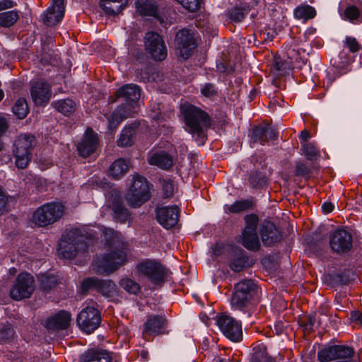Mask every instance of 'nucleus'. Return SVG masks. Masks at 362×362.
<instances>
[{
	"instance_id": "1",
	"label": "nucleus",
	"mask_w": 362,
	"mask_h": 362,
	"mask_svg": "<svg viewBox=\"0 0 362 362\" xmlns=\"http://www.w3.org/2000/svg\"><path fill=\"white\" fill-rule=\"evenodd\" d=\"M106 247L111 250L97 257L92 263L93 270L98 274H110L127 262L126 246L120 233L112 229L105 232Z\"/></svg>"
},
{
	"instance_id": "2",
	"label": "nucleus",
	"mask_w": 362,
	"mask_h": 362,
	"mask_svg": "<svg viewBox=\"0 0 362 362\" xmlns=\"http://www.w3.org/2000/svg\"><path fill=\"white\" fill-rule=\"evenodd\" d=\"M141 95V90L136 84H126L119 88L115 95L110 96L108 101L114 103L122 98L124 103L107 117L108 129L115 131L124 119L133 117L136 112V103Z\"/></svg>"
},
{
	"instance_id": "3",
	"label": "nucleus",
	"mask_w": 362,
	"mask_h": 362,
	"mask_svg": "<svg viewBox=\"0 0 362 362\" xmlns=\"http://www.w3.org/2000/svg\"><path fill=\"white\" fill-rule=\"evenodd\" d=\"M93 239L85 236L83 230L73 228L64 234L59 243L58 252L64 259H71L80 252L88 251V245L93 243Z\"/></svg>"
},
{
	"instance_id": "4",
	"label": "nucleus",
	"mask_w": 362,
	"mask_h": 362,
	"mask_svg": "<svg viewBox=\"0 0 362 362\" xmlns=\"http://www.w3.org/2000/svg\"><path fill=\"white\" fill-rule=\"evenodd\" d=\"M181 112L184 117L187 131L193 134L202 136L203 128L211 125V118L207 112L193 105H183Z\"/></svg>"
},
{
	"instance_id": "5",
	"label": "nucleus",
	"mask_w": 362,
	"mask_h": 362,
	"mask_svg": "<svg viewBox=\"0 0 362 362\" xmlns=\"http://www.w3.org/2000/svg\"><path fill=\"white\" fill-rule=\"evenodd\" d=\"M136 270L139 276L147 279L153 288L163 286L168 277V269L158 260L146 259L139 262Z\"/></svg>"
},
{
	"instance_id": "6",
	"label": "nucleus",
	"mask_w": 362,
	"mask_h": 362,
	"mask_svg": "<svg viewBox=\"0 0 362 362\" xmlns=\"http://www.w3.org/2000/svg\"><path fill=\"white\" fill-rule=\"evenodd\" d=\"M37 144L35 136L30 134H20L15 140L13 153L15 157L16 166L19 169H25L32 158V151Z\"/></svg>"
},
{
	"instance_id": "7",
	"label": "nucleus",
	"mask_w": 362,
	"mask_h": 362,
	"mask_svg": "<svg viewBox=\"0 0 362 362\" xmlns=\"http://www.w3.org/2000/svg\"><path fill=\"white\" fill-rule=\"evenodd\" d=\"M66 207L62 202H52L42 204L33 214V222L45 227L59 221L65 214Z\"/></svg>"
},
{
	"instance_id": "8",
	"label": "nucleus",
	"mask_w": 362,
	"mask_h": 362,
	"mask_svg": "<svg viewBox=\"0 0 362 362\" xmlns=\"http://www.w3.org/2000/svg\"><path fill=\"white\" fill-rule=\"evenodd\" d=\"M151 198L148 182L143 176L135 175L126 199L132 207H139Z\"/></svg>"
},
{
	"instance_id": "9",
	"label": "nucleus",
	"mask_w": 362,
	"mask_h": 362,
	"mask_svg": "<svg viewBox=\"0 0 362 362\" xmlns=\"http://www.w3.org/2000/svg\"><path fill=\"white\" fill-rule=\"evenodd\" d=\"M329 244L334 253L347 254L353 247V236L347 229L339 227L329 233Z\"/></svg>"
},
{
	"instance_id": "10",
	"label": "nucleus",
	"mask_w": 362,
	"mask_h": 362,
	"mask_svg": "<svg viewBox=\"0 0 362 362\" xmlns=\"http://www.w3.org/2000/svg\"><path fill=\"white\" fill-rule=\"evenodd\" d=\"M145 50L150 57L156 62L163 61L168 55V49L163 37L154 32L146 34Z\"/></svg>"
},
{
	"instance_id": "11",
	"label": "nucleus",
	"mask_w": 362,
	"mask_h": 362,
	"mask_svg": "<svg viewBox=\"0 0 362 362\" xmlns=\"http://www.w3.org/2000/svg\"><path fill=\"white\" fill-rule=\"evenodd\" d=\"M101 316L94 306L87 305L78 313L76 322L79 328L87 334L95 331L100 325Z\"/></svg>"
},
{
	"instance_id": "12",
	"label": "nucleus",
	"mask_w": 362,
	"mask_h": 362,
	"mask_svg": "<svg viewBox=\"0 0 362 362\" xmlns=\"http://www.w3.org/2000/svg\"><path fill=\"white\" fill-rule=\"evenodd\" d=\"M216 324L223 335L230 341L238 342L242 339V325L233 317L222 314L218 317Z\"/></svg>"
},
{
	"instance_id": "13",
	"label": "nucleus",
	"mask_w": 362,
	"mask_h": 362,
	"mask_svg": "<svg viewBox=\"0 0 362 362\" xmlns=\"http://www.w3.org/2000/svg\"><path fill=\"white\" fill-rule=\"evenodd\" d=\"M51 86L44 79L30 82V96L37 106L47 105L52 98Z\"/></svg>"
},
{
	"instance_id": "14",
	"label": "nucleus",
	"mask_w": 362,
	"mask_h": 362,
	"mask_svg": "<svg viewBox=\"0 0 362 362\" xmlns=\"http://www.w3.org/2000/svg\"><path fill=\"white\" fill-rule=\"evenodd\" d=\"M83 292L97 291L103 294L116 292L117 285L110 279L101 280L95 277L85 279L81 284Z\"/></svg>"
},
{
	"instance_id": "15",
	"label": "nucleus",
	"mask_w": 362,
	"mask_h": 362,
	"mask_svg": "<svg viewBox=\"0 0 362 362\" xmlns=\"http://www.w3.org/2000/svg\"><path fill=\"white\" fill-rule=\"evenodd\" d=\"M100 146L98 135L91 128H88L77 144L79 155L87 158L93 154Z\"/></svg>"
},
{
	"instance_id": "16",
	"label": "nucleus",
	"mask_w": 362,
	"mask_h": 362,
	"mask_svg": "<svg viewBox=\"0 0 362 362\" xmlns=\"http://www.w3.org/2000/svg\"><path fill=\"white\" fill-rule=\"evenodd\" d=\"M354 351L350 346L334 345L320 350L317 353V358L320 362H329L337 361L341 358L354 356Z\"/></svg>"
},
{
	"instance_id": "17",
	"label": "nucleus",
	"mask_w": 362,
	"mask_h": 362,
	"mask_svg": "<svg viewBox=\"0 0 362 362\" xmlns=\"http://www.w3.org/2000/svg\"><path fill=\"white\" fill-rule=\"evenodd\" d=\"M175 41L178 54L187 59L196 45L193 33L189 30L182 29L177 33Z\"/></svg>"
},
{
	"instance_id": "18",
	"label": "nucleus",
	"mask_w": 362,
	"mask_h": 362,
	"mask_svg": "<svg viewBox=\"0 0 362 362\" xmlns=\"http://www.w3.org/2000/svg\"><path fill=\"white\" fill-rule=\"evenodd\" d=\"M180 209L177 206H163L156 209L158 222L165 228L175 227L179 220Z\"/></svg>"
},
{
	"instance_id": "19",
	"label": "nucleus",
	"mask_w": 362,
	"mask_h": 362,
	"mask_svg": "<svg viewBox=\"0 0 362 362\" xmlns=\"http://www.w3.org/2000/svg\"><path fill=\"white\" fill-rule=\"evenodd\" d=\"M254 264L252 259L245 250L235 247L230 252L228 266L235 272H240Z\"/></svg>"
},
{
	"instance_id": "20",
	"label": "nucleus",
	"mask_w": 362,
	"mask_h": 362,
	"mask_svg": "<svg viewBox=\"0 0 362 362\" xmlns=\"http://www.w3.org/2000/svg\"><path fill=\"white\" fill-rule=\"evenodd\" d=\"M52 5L42 14L43 23L47 26H53L59 23L64 16V0H51Z\"/></svg>"
},
{
	"instance_id": "21",
	"label": "nucleus",
	"mask_w": 362,
	"mask_h": 362,
	"mask_svg": "<svg viewBox=\"0 0 362 362\" xmlns=\"http://www.w3.org/2000/svg\"><path fill=\"white\" fill-rule=\"evenodd\" d=\"M148 163L160 169L168 170L174 165L171 155L163 150H151L147 155Z\"/></svg>"
},
{
	"instance_id": "22",
	"label": "nucleus",
	"mask_w": 362,
	"mask_h": 362,
	"mask_svg": "<svg viewBox=\"0 0 362 362\" xmlns=\"http://www.w3.org/2000/svg\"><path fill=\"white\" fill-rule=\"evenodd\" d=\"M35 289L34 277L28 272H21L16 277L10 294H32Z\"/></svg>"
},
{
	"instance_id": "23",
	"label": "nucleus",
	"mask_w": 362,
	"mask_h": 362,
	"mask_svg": "<svg viewBox=\"0 0 362 362\" xmlns=\"http://www.w3.org/2000/svg\"><path fill=\"white\" fill-rule=\"evenodd\" d=\"M166 320L161 315H150L144 325V337L155 336L165 332Z\"/></svg>"
},
{
	"instance_id": "24",
	"label": "nucleus",
	"mask_w": 362,
	"mask_h": 362,
	"mask_svg": "<svg viewBox=\"0 0 362 362\" xmlns=\"http://www.w3.org/2000/svg\"><path fill=\"white\" fill-rule=\"evenodd\" d=\"M260 235L264 246H272L279 242L282 238L281 233L271 221L264 223Z\"/></svg>"
},
{
	"instance_id": "25",
	"label": "nucleus",
	"mask_w": 362,
	"mask_h": 362,
	"mask_svg": "<svg viewBox=\"0 0 362 362\" xmlns=\"http://www.w3.org/2000/svg\"><path fill=\"white\" fill-rule=\"evenodd\" d=\"M277 138V132L274 129L267 126H257L254 127L251 132V141L253 143H265L275 140Z\"/></svg>"
},
{
	"instance_id": "26",
	"label": "nucleus",
	"mask_w": 362,
	"mask_h": 362,
	"mask_svg": "<svg viewBox=\"0 0 362 362\" xmlns=\"http://www.w3.org/2000/svg\"><path fill=\"white\" fill-rule=\"evenodd\" d=\"M71 320L70 313L61 310L47 320L45 327L49 329H64L70 325Z\"/></svg>"
},
{
	"instance_id": "27",
	"label": "nucleus",
	"mask_w": 362,
	"mask_h": 362,
	"mask_svg": "<svg viewBox=\"0 0 362 362\" xmlns=\"http://www.w3.org/2000/svg\"><path fill=\"white\" fill-rule=\"evenodd\" d=\"M256 4L257 1L255 0H250V2H245V5L242 7L235 6L228 10L227 16L234 22H240Z\"/></svg>"
},
{
	"instance_id": "28",
	"label": "nucleus",
	"mask_w": 362,
	"mask_h": 362,
	"mask_svg": "<svg viewBox=\"0 0 362 362\" xmlns=\"http://www.w3.org/2000/svg\"><path fill=\"white\" fill-rule=\"evenodd\" d=\"M127 0H100V8L108 15L114 16L120 13L125 7Z\"/></svg>"
},
{
	"instance_id": "29",
	"label": "nucleus",
	"mask_w": 362,
	"mask_h": 362,
	"mask_svg": "<svg viewBox=\"0 0 362 362\" xmlns=\"http://www.w3.org/2000/svg\"><path fill=\"white\" fill-rule=\"evenodd\" d=\"M136 11L141 16H148L158 18V6L155 1L150 0H136Z\"/></svg>"
},
{
	"instance_id": "30",
	"label": "nucleus",
	"mask_w": 362,
	"mask_h": 362,
	"mask_svg": "<svg viewBox=\"0 0 362 362\" xmlns=\"http://www.w3.org/2000/svg\"><path fill=\"white\" fill-rule=\"evenodd\" d=\"M258 293H262L261 288L251 279L243 280L235 286L234 294H257Z\"/></svg>"
},
{
	"instance_id": "31",
	"label": "nucleus",
	"mask_w": 362,
	"mask_h": 362,
	"mask_svg": "<svg viewBox=\"0 0 362 362\" xmlns=\"http://www.w3.org/2000/svg\"><path fill=\"white\" fill-rule=\"evenodd\" d=\"M109 354L104 350H88L81 357V362H110Z\"/></svg>"
},
{
	"instance_id": "32",
	"label": "nucleus",
	"mask_w": 362,
	"mask_h": 362,
	"mask_svg": "<svg viewBox=\"0 0 362 362\" xmlns=\"http://www.w3.org/2000/svg\"><path fill=\"white\" fill-rule=\"evenodd\" d=\"M240 242L245 248L250 250H258L260 247L257 231L245 233V230H243Z\"/></svg>"
},
{
	"instance_id": "33",
	"label": "nucleus",
	"mask_w": 362,
	"mask_h": 362,
	"mask_svg": "<svg viewBox=\"0 0 362 362\" xmlns=\"http://www.w3.org/2000/svg\"><path fill=\"white\" fill-rule=\"evenodd\" d=\"M129 169V163L124 158L115 160L109 168V175L117 180L122 177Z\"/></svg>"
},
{
	"instance_id": "34",
	"label": "nucleus",
	"mask_w": 362,
	"mask_h": 362,
	"mask_svg": "<svg viewBox=\"0 0 362 362\" xmlns=\"http://www.w3.org/2000/svg\"><path fill=\"white\" fill-rule=\"evenodd\" d=\"M111 209L113 212L114 219L117 222L124 223L130 218L131 214L129 210L120 201H114L112 203Z\"/></svg>"
},
{
	"instance_id": "35",
	"label": "nucleus",
	"mask_w": 362,
	"mask_h": 362,
	"mask_svg": "<svg viewBox=\"0 0 362 362\" xmlns=\"http://www.w3.org/2000/svg\"><path fill=\"white\" fill-rule=\"evenodd\" d=\"M135 134L136 127L134 125L124 127L117 140V145L121 147L132 146L134 143Z\"/></svg>"
},
{
	"instance_id": "36",
	"label": "nucleus",
	"mask_w": 362,
	"mask_h": 362,
	"mask_svg": "<svg viewBox=\"0 0 362 362\" xmlns=\"http://www.w3.org/2000/svg\"><path fill=\"white\" fill-rule=\"evenodd\" d=\"M293 14L296 18L306 21L314 18L317 12L315 8L310 5H300L295 8Z\"/></svg>"
},
{
	"instance_id": "37",
	"label": "nucleus",
	"mask_w": 362,
	"mask_h": 362,
	"mask_svg": "<svg viewBox=\"0 0 362 362\" xmlns=\"http://www.w3.org/2000/svg\"><path fill=\"white\" fill-rule=\"evenodd\" d=\"M268 179L264 173L259 171L251 172L248 182L250 187L255 189H261L267 186Z\"/></svg>"
},
{
	"instance_id": "38",
	"label": "nucleus",
	"mask_w": 362,
	"mask_h": 362,
	"mask_svg": "<svg viewBox=\"0 0 362 362\" xmlns=\"http://www.w3.org/2000/svg\"><path fill=\"white\" fill-rule=\"evenodd\" d=\"M252 206V202L249 199H242L235 201L230 205H225V211L228 213L237 214L247 209Z\"/></svg>"
},
{
	"instance_id": "39",
	"label": "nucleus",
	"mask_w": 362,
	"mask_h": 362,
	"mask_svg": "<svg viewBox=\"0 0 362 362\" xmlns=\"http://www.w3.org/2000/svg\"><path fill=\"white\" fill-rule=\"evenodd\" d=\"M52 105L64 115L73 112L75 110V103L71 99L60 100L54 102Z\"/></svg>"
},
{
	"instance_id": "40",
	"label": "nucleus",
	"mask_w": 362,
	"mask_h": 362,
	"mask_svg": "<svg viewBox=\"0 0 362 362\" xmlns=\"http://www.w3.org/2000/svg\"><path fill=\"white\" fill-rule=\"evenodd\" d=\"M12 110L13 114L16 115L18 118L24 119L29 112L27 100L25 98H19L16 100Z\"/></svg>"
},
{
	"instance_id": "41",
	"label": "nucleus",
	"mask_w": 362,
	"mask_h": 362,
	"mask_svg": "<svg viewBox=\"0 0 362 362\" xmlns=\"http://www.w3.org/2000/svg\"><path fill=\"white\" fill-rule=\"evenodd\" d=\"M38 280L40 281V286L44 291H48L57 284V279L56 276L49 274L40 275L38 276Z\"/></svg>"
},
{
	"instance_id": "42",
	"label": "nucleus",
	"mask_w": 362,
	"mask_h": 362,
	"mask_svg": "<svg viewBox=\"0 0 362 362\" xmlns=\"http://www.w3.org/2000/svg\"><path fill=\"white\" fill-rule=\"evenodd\" d=\"M119 286L129 294H137L141 290L140 285L129 278L122 279L119 281Z\"/></svg>"
},
{
	"instance_id": "43",
	"label": "nucleus",
	"mask_w": 362,
	"mask_h": 362,
	"mask_svg": "<svg viewBox=\"0 0 362 362\" xmlns=\"http://www.w3.org/2000/svg\"><path fill=\"white\" fill-rule=\"evenodd\" d=\"M250 296H231L230 302L233 310H243L248 306Z\"/></svg>"
},
{
	"instance_id": "44",
	"label": "nucleus",
	"mask_w": 362,
	"mask_h": 362,
	"mask_svg": "<svg viewBox=\"0 0 362 362\" xmlns=\"http://www.w3.org/2000/svg\"><path fill=\"white\" fill-rule=\"evenodd\" d=\"M163 198H170L173 196L175 185L170 178H161L159 180Z\"/></svg>"
},
{
	"instance_id": "45",
	"label": "nucleus",
	"mask_w": 362,
	"mask_h": 362,
	"mask_svg": "<svg viewBox=\"0 0 362 362\" xmlns=\"http://www.w3.org/2000/svg\"><path fill=\"white\" fill-rule=\"evenodd\" d=\"M18 18L16 11H10L0 13V25L3 27H10L13 25Z\"/></svg>"
},
{
	"instance_id": "46",
	"label": "nucleus",
	"mask_w": 362,
	"mask_h": 362,
	"mask_svg": "<svg viewBox=\"0 0 362 362\" xmlns=\"http://www.w3.org/2000/svg\"><path fill=\"white\" fill-rule=\"evenodd\" d=\"M252 362H276V361L268 356L264 347H259L255 350Z\"/></svg>"
},
{
	"instance_id": "47",
	"label": "nucleus",
	"mask_w": 362,
	"mask_h": 362,
	"mask_svg": "<svg viewBox=\"0 0 362 362\" xmlns=\"http://www.w3.org/2000/svg\"><path fill=\"white\" fill-rule=\"evenodd\" d=\"M245 222V227L243 230L245 233L250 231H257V228L259 222L258 216L255 214H247L244 218Z\"/></svg>"
},
{
	"instance_id": "48",
	"label": "nucleus",
	"mask_w": 362,
	"mask_h": 362,
	"mask_svg": "<svg viewBox=\"0 0 362 362\" xmlns=\"http://www.w3.org/2000/svg\"><path fill=\"white\" fill-rule=\"evenodd\" d=\"M344 47L347 48L351 53H356L362 49V46L358 43L357 40L351 36H346L343 41Z\"/></svg>"
},
{
	"instance_id": "49",
	"label": "nucleus",
	"mask_w": 362,
	"mask_h": 362,
	"mask_svg": "<svg viewBox=\"0 0 362 362\" xmlns=\"http://www.w3.org/2000/svg\"><path fill=\"white\" fill-rule=\"evenodd\" d=\"M344 16L349 21L354 23V22H361L359 20L360 18V11L358 8L355 6H349L344 10Z\"/></svg>"
},
{
	"instance_id": "50",
	"label": "nucleus",
	"mask_w": 362,
	"mask_h": 362,
	"mask_svg": "<svg viewBox=\"0 0 362 362\" xmlns=\"http://www.w3.org/2000/svg\"><path fill=\"white\" fill-rule=\"evenodd\" d=\"M303 151L306 158L310 160L315 159L319 155L317 148L312 144H305L303 146Z\"/></svg>"
},
{
	"instance_id": "51",
	"label": "nucleus",
	"mask_w": 362,
	"mask_h": 362,
	"mask_svg": "<svg viewBox=\"0 0 362 362\" xmlns=\"http://www.w3.org/2000/svg\"><path fill=\"white\" fill-rule=\"evenodd\" d=\"M186 10L189 12H194L200 7V0H176Z\"/></svg>"
},
{
	"instance_id": "52",
	"label": "nucleus",
	"mask_w": 362,
	"mask_h": 362,
	"mask_svg": "<svg viewBox=\"0 0 362 362\" xmlns=\"http://www.w3.org/2000/svg\"><path fill=\"white\" fill-rule=\"evenodd\" d=\"M201 93L206 98H213L217 95L218 90L214 84L207 83L201 88Z\"/></svg>"
},
{
	"instance_id": "53",
	"label": "nucleus",
	"mask_w": 362,
	"mask_h": 362,
	"mask_svg": "<svg viewBox=\"0 0 362 362\" xmlns=\"http://www.w3.org/2000/svg\"><path fill=\"white\" fill-rule=\"evenodd\" d=\"M14 331L11 325L7 324L0 329V343L5 342L12 338Z\"/></svg>"
},
{
	"instance_id": "54",
	"label": "nucleus",
	"mask_w": 362,
	"mask_h": 362,
	"mask_svg": "<svg viewBox=\"0 0 362 362\" xmlns=\"http://www.w3.org/2000/svg\"><path fill=\"white\" fill-rule=\"evenodd\" d=\"M310 170L305 164L301 162H297L296 163L295 174L297 176L305 177L308 175Z\"/></svg>"
},
{
	"instance_id": "55",
	"label": "nucleus",
	"mask_w": 362,
	"mask_h": 362,
	"mask_svg": "<svg viewBox=\"0 0 362 362\" xmlns=\"http://www.w3.org/2000/svg\"><path fill=\"white\" fill-rule=\"evenodd\" d=\"M7 202L8 198L6 197L3 189L0 187V215L5 211Z\"/></svg>"
},
{
	"instance_id": "56",
	"label": "nucleus",
	"mask_w": 362,
	"mask_h": 362,
	"mask_svg": "<svg viewBox=\"0 0 362 362\" xmlns=\"http://www.w3.org/2000/svg\"><path fill=\"white\" fill-rule=\"evenodd\" d=\"M352 321L362 325V313L354 311L351 314Z\"/></svg>"
},
{
	"instance_id": "57",
	"label": "nucleus",
	"mask_w": 362,
	"mask_h": 362,
	"mask_svg": "<svg viewBox=\"0 0 362 362\" xmlns=\"http://www.w3.org/2000/svg\"><path fill=\"white\" fill-rule=\"evenodd\" d=\"M334 206L331 202H324L322 205V210L324 214H329L334 210Z\"/></svg>"
},
{
	"instance_id": "58",
	"label": "nucleus",
	"mask_w": 362,
	"mask_h": 362,
	"mask_svg": "<svg viewBox=\"0 0 362 362\" xmlns=\"http://www.w3.org/2000/svg\"><path fill=\"white\" fill-rule=\"evenodd\" d=\"M1 4V10L12 8L13 6V2L11 0H4L0 2Z\"/></svg>"
},
{
	"instance_id": "59",
	"label": "nucleus",
	"mask_w": 362,
	"mask_h": 362,
	"mask_svg": "<svg viewBox=\"0 0 362 362\" xmlns=\"http://www.w3.org/2000/svg\"><path fill=\"white\" fill-rule=\"evenodd\" d=\"M339 57L342 60V64H348L349 62V57L343 51L339 53Z\"/></svg>"
},
{
	"instance_id": "60",
	"label": "nucleus",
	"mask_w": 362,
	"mask_h": 362,
	"mask_svg": "<svg viewBox=\"0 0 362 362\" xmlns=\"http://www.w3.org/2000/svg\"><path fill=\"white\" fill-rule=\"evenodd\" d=\"M310 136V134L309 132L307 131V130H303L301 132V134H300V137L303 139V140H307Z\"/></svg>"
},
{
	"instance_id": "61",
	"label": "nucleus",
	"mask_w": 362,
	"mask_h": 362,
	"mask_svg": "<svg viewBox=\"0 0 362 362\" xmlns=\"http://www.w3.org/2000/svg\"><path fill=\"white\" fill-rule=\"evenodd\" d=\"M24 296H10V297H11L12 299L17 300V301L21 300Z\"/></svg>"
},
{
	"instance_id": "62",
	"label": "nucleus",
	"mask_w": 362,
	"mask_h": 362,
	"mask_svg": "<svg viewBox=\"0 0 362 362\" xmlns=\"http://www.w3.org/2000/svg\"><path fill=\"white\" fill-rule=\"evenodd\" d=\"M17 272V269L15 268V267H11L8 269V273L12 275V276H14Z\"/></svg>"
},
{
	"instance_id": "63",
	"label": "nucleus",
	"mask_w": 362,
	"mask_h": 362,
	"mask_svg": "<svg viewBox=\"0 0 362 362\" xmlns=\"http://www.w3.org/2000/svg\"><path fill=\"white\" fill-rule=\"evenodd\" d=\"M215 362H228L226 359L217 358L215 360Z\"/></svg>"
},
{
	"instance_id": "64",
	"label": "nucleus",
	"mask_w": 362,
	"mask_h": 362,
	"mask_svg": "<svg viewBox=\"0 0 362 362\" xmlns=\"http://www.w3.org/2000/svg\"><path fill=\"white\" fill-rule=\"evenodd\" d=\"M4 92L3 90L0 89V101L4 98Z\"/></svg>"
}]
</instances>
